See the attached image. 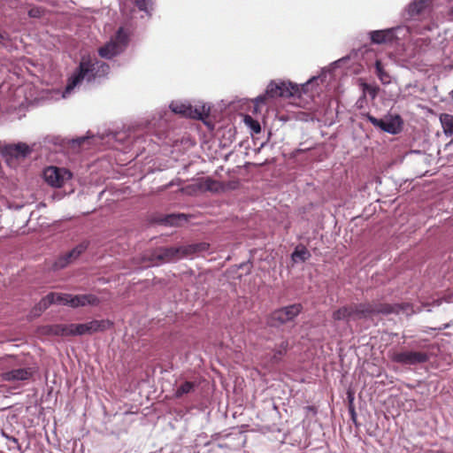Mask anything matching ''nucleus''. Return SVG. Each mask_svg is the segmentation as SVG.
I'll return each instance as SVG.
<instances>
[{"instance_id": "nucleus-1", "label": "nucleus", "mask_w": 453, "mask_h": 453, "mask_svg": "<svg viewBox=\"0 0 453 453\" xmlns=\"http://www.w3.org/2000/svg\"><path fill=\"white\" fill-rule=\"evenodd\" d=\"M109 69L107 64L98 60L96 58L82 57L79 67L68 79L65 88L62 93V97L67 98L84 84L95 82L106 76Z\"/></svg>"}, {"instance_id": "nucleus-2", "label": "nucleus", "mask_w": 453, "mask_h": 453, "mask_svg": "<svg viewBox=\"0 0 453 453\" xmlns=\"http://www.w3.org/2000/svg\"><path fill=\"white\" fill-rule=\"evenodd\" d=\"M397 308L398 307H394L390 304L373 305L369 303L343 306L333 313V318L334 320H356L362 318H365L374 313L389 314L393 312H399V311L396 310ZM399 308L402 310H405L407 315L418 311L414 310L412 305L409 303L403 304Z\"/></svg>"}, {"instance_id": "nucleus-3", "label": "nucleus", "mask_w": 453, "mask_h": 453, "mask_svg": "<svg viewBox=\"0 0 453 453\" xmlns=\"http://www.w3.org/2000/svg\"><path fill=\"white\" fill-rule=\"evenodd\" d=\"M208 247L207 243L202 242L184 247L163 248L157 251V257L162 262H171L188 255L207 250Z\"/></svg>"}, {"instance_id": "nucleus-4", "label": "nucleus", "mask_w": 453, "mask_h": 453, "mask_svg": "<svg viewBox=\"0 0 453 453\" xmlns=\"http://www.w3.org/2000/svg\"><path fill=\"white\" fill-rule=\"evenodd\" d=\"M128 44V34L123 27L118 29L114 36L98 50L103 58L111 59L125 50Z\"/></svg>"}, {"instance_id": "nucleus-5", "label": "nucleus", "mask_w": 453, "mask_h": 453, "mask_svg": "<svg viewBox=\"0 0 453 453\" xmlns=\"http://www.w3.org/2000/svg\"><path fill=\"white\" fill-rule=\"evenodd\" d=\"M173 112L184 117L203 119L210 114L211 107L208 104H202L192 106L188 102L174 101L170 104Z\"/></svg>"}, {"instance_id": "nucleus-6", "label": "nucleus", "mask_w": 453, "mask_h": 453, "mask_svg": "<svg viewBox=\"0 0 453 453\" xmlns=\"http://www.w3.org/2000/svg\"><path fill=\"white\" fill-rule=\"evenodd\" d=\"M299 93V87L291 82H273L272 81L266 88L265 95L258 96L256 98L257 104L265 103L266 96L270 97H289Z\"/></svg>"}, {"instance_id": "nucleus-7", "label": "nucleus", "mask_w": 453, "mask_h": 453, "mask_svg": "<svg viewBox=\"0 0 453 453\" xmlns=\"http://www.w3.org/2000/svg\"><path fill=\"white\" fill-rule=\"evenodd\" d=\"M409 34L406 27L401 26L383 30H375L370 32V38L373 43L381 44L392 42L394 40H399Z\"/></svg>"}, {"instance_id": "nucleus-8", "label": "nucleus", "mask_w": 453, "mask_h": 453, "mask_svg": "<svg viewBox=\"0 0 453 453\" xmlns=\"http://www.w3.org/2000/svg\"><path fill=\"white\" fill-rule=\"evenodd\" d=\"M7 362L12 367L11 370L2 372L1 377L4 381L7 382H19L29 380L35 370L32 367H19L15 368L16 363L15 358L9 357Z\"/></svg>"}, {"instance_id": "nucleus-9", "label": "nucleus", "mask_w": 453, "mask_h": 453, "mask_svg": "<svg viewBox=\"0 0 453 453\" xmlns=\"http://www.w3.org/2000/svg\"><path fill=\"white\" fill-rule=\"evenodd\" d=\"M45 181L53 188L63 187L72 178V173L65 168L49 166L43 171Z\"/></svg>"}, {"instance_id": "nucleus-10", "label": "nucleus", "mask_w": 453, "mask_h": 453, "mask_svg": "<svg viewBox=\"0 0 453 453\" xmlns=\"http://www.w3.org/2000/svg\"><path fill=\"white\" fill-rule=\"evenodd\" d=\"M367 119L370 123H372L375 127L380 128V130L387 132L388 134H396L402 129V119L398 115L395 116H387L384 119H377L372 115L367 116Z\"/></svg>"}, {"instance_id": "nucleus-11", "label": "nucleus", "mask_w": 453, "mask_h": 453, "mask_svg": "<svg viewBox=\"0 0 453 453\" xmlns=\"http://www.w3.org/2000/svg\"><path fill=\"white\" fill-rule=\"evenodd\" d=\"M50 334L57 336H77L88 334L87 324H58L50 326Z\"/></svg>"}, {"instance_id": "nucleus-12", "label": "nucleus", "mask_w": 453, "mask_h": 453, "mask_svg": "<svg viewBox=\"0 0 453 453\" xmlns=\"http://www.w3.org/2000/svg\"><path fill=\"white\" fill-rule=\"evenodd\" d=\"M391 360L404 365H416L426 363L428 360V355L421 351H401L395 352L390 357Z\"/></svg>"}, {"instance_id": "nucleus-13", "label": "nucleus", "mask_w": 453, "mask_h": 453, "mask_svg": "<svg viewBox=\"0 0 453 453\" xmlns=\"http://www.w3.org/2000/svg\"><path fill=\"white\" fill-rule=\"evenodd\" d=\"M100 303L99 298L92 294L76 295L72 296L70 307L78 308L86 305L96 306Z\"/></svg>"}, {"instance_id": "nucleus-14", "label": "nucleus", "mask_w": 453, "mask_h": 453, "mask_svg": "<svg viewBox=\"0 0 453 453\" xmlns=\"http://www.w3.org/2000/svg\"><path fill=\"white\" fill-rule=\"evenodd\" d=\"M86 324L88 327V334H92L97 332H104L107 329H110L113 325V323L109 319H94Z\"/></svg>"}, {"instance_id": "nucleus-15", "label": "nucleus", "mask_w": 453, "mask_h": 453, "mask_svg": "<svg viewBox=\"0 0 453 453\" xmlns=\"http://www.w3.org/2000/svg\"><path fill=\"white\" fill-rule=\"evenodd\" d=\"M7 152L15 157H26L31 153L29 146L24 142H19L17 144L9 145L6 148Z\"/></svg>"}, {"instance_id": "nucleus-16", "label": "nucleus", "mask_w": 453, "mask_h": 453, "mask_svg": "<svg viewBox=\"0 0 453 453\" xmlns=\"http://www.w3.org/2000/svg\"><path fill=\"white\" fill-rule=\"evenodd\" d=\"M52 295H47L44 296L31 311L33 317H38L42 311L47 310L52 304Z\"/></svg>"}, {"instance_id": "nucleus-17", "label": "nucleus", "mask_w": 453, "mask_h": 453, "mask_svg": "<svg viewBox=\"0 0 453 453\" xmlns=\"http://www.w3.org/2000/svg\"><path fill=\"white\" fill-rule=\"evenodd\" d=\"M440 121L446 136L453 135V115L443 113L440 116Z\"/></svg>"}, {"instance_id": "nucleus-18", "label": "nucleus", "mask_w": 453, "mask_h": 453, "mask_svg": "<svg viewBox=\"0 0 453 453\" xmlns=\"http://www.w3.org/2000/svg\"><path fill=\"white\" fill-rule=\"evenodd\" d=\"M375 73L383 85H388L391 82V76L384 70L380 60H376L375 62Z\"/></svg>"}, {"instance_id": "nucleus-19", "label": "nucleus", "mask_w": 453, "mask_h": 453, "mask_svg": "<svg viewBox=\"0 0 453 453\" xmlns=\"http://www.w3.org/2000/svg\"><path fill=\"white\" fill-rule=\"evenodd\" d=\"M196 384L193 381H184L176 388L174 395L178 398L181 397L182 395L192 392L196 388Z\"/></svg>"}, {"instance_id": "nucleus-20", "label": "nucleus", "mask_w": 453, "mask_h": 453, "mask_svg": "<svg viewBox=\"0 0 453 453\" xmlns=\"http://www.w3.org/2000/svg\"><path fill=\"white\" fill-rule=\"evenodd\" d=\"M310 256L309 250L304 246H297L292 253V260L296 263L304 262Z\"/></svg>"}, {"instance_id": "nucleus-21", "label": "nucleus", "mask_w": 453, "mask_h": 453, "mask_svg": "<svg viewBox=\"0 0 453 453\" xmlns=\"http://www.w3.org/2000/svg\"><path fill=\"white\" fill-rule=\"evenodd\" d=\"M88 247V242L83 241L75 246L72 250L67 252L68 257L73 262L76 260Z\"/></svg>"}, {"instance_id": "nucleus-22", "label": "nucleus", "mask_w": 453, "mask_h": 453, "mask_svg": "<svg viewBox=\"0 0 453 453\" xmlns=\"http://www.w3.org/2000/svg\"><path fill=\"white\" fill-rule=\"evenodd\" d=\"M48 295H52V304L58 303V304H63V305H68L70 306V301L72 299L73 295L71 294H65V293H49Z\"/></svg>"}, {"instance_id": "nucleus-23", "label": "nucleus", "mask_w": 453, "mask_h": 453, "mask_svg": "<svg viewBox=\"0 0 453 453\" xmlns=\"http://www.w3.org/2000/svg\"><path fill=\"white\" fill-rule=\"evenodd\" d=\"M2 435L7 441L6 445L9 451H11L12 453H22L21 448L16 438L6 434L4 432L2 433Z\"/></svg>"}, {"instance_id": "nucleus-24", "label": "nucleus", "mask_w": 453, "mask_h": 453, "mask_svg": "<svg viewBox=\"0 0 453 453\" xmlns=\"http://www.w3.org/2000/svg\"><path fill=\"white\" fill-rule=\"evenodd\" d=\"M90 140H95V137L80 136L71 141V147L73 150L84 148L86 144L90 145Z\"/></svg>"}, {"instance_id": "nucleus-25", "label": "nucleus", "mask_w": 453, "mask_h": 453, "mask_svg": "<svg viewBox=\"0 0 453 453\" xmlns=\"http://www.w3.org/2000/svg\"><path fill=\"white\" fill-rule=\"evenodd\" d=\"M431 0H414L411 4H410L408 7V12L411 17H414L418 15V10L417 9L418 4H421V7H426Z\"/></svg>"}, {"instance_id": "nucleus-26", "label": "nucleus", "mask_w": 453, "mask_h": 453, "mask_svg": "<svg viewBox=\"0 0 453 453\" xmlns=\"http://www.w3.org/2000/svg\"><path fill=\"white\" fill-rule=\"evenodd\" d=\"M203 188L208 191L218 192L220 189V184L217 180L206 178L203 182Z\"/></svg>"}, {"instance_id": "nucleus-27", "label": "nucleus", "mask_w": 453, "mask_h": 453, "mask_svg": "<svg viewBox=\"0 0 453 453\" xmlns=\"http://www.w3.org/2000/svg\"><path fill=\"white\" fill-rule=\"evenodd\" d=\"M186 216L184 214H172L167 216L165 223L171 226H178L182 221H186Z\"/></svg>"}, {"instance_id": "nucleus-28", "label": "nucleus", "mask_w": 453, "mask_h": 453, "mask_svg": "<svg viewBox=\"0 0 453 453\" xmlns=\"http://www.w3.org/2000/svg\"><path fill=\"white\" fill-rule=\"evenodd\" d=\"M73 261L68 257V254H65L64 256L59 257L54 263L53 267L56 270L63 269L66 267Z\"/></svg>"}, {"instance_id": "nucleus-29", "label": "nucleus", "mask_w": 453, "mask_h": 453, "mask_svg": "<svg viewBox=\"0 0 453 453\" xmlns=\"http://www.w3.org/2000/svg\"><path fill=\"white\" fill-rule=\"evenodd\" d=\"M134 2L140 11L150 13L152 8L153 0H134Z\"/></svg>"}, {"instance_id": "nucleus-30", "label": "nucleus", "mask_w": 453, "mask_h": 453, "mask_svg": "<svg viewBox=\"0 0 453 453\" xmlns=\"http://www.w3.org/2000/svg\"><path fill=\"white\" fill-rule=\"evenodd\" d=\"M244 122L255 134L260 133L261 127L257 120L252 119V117L248 115L245 116Z\"/></svg>"}, {"instance_id": "nucleus-31", "label": "nucleus", "mask_w": 453, "mask_h": 453, "mask_svg": "<svg viewBox=\"0 0 453 453\" xmlns=\"http://www.w3.org/2000/svg\"><path fill=\"white\" fill-rule=\"evenodd\" d=\"M301 309L302 307L300 304H292L283 308L290 319H293L295 317H296L300 313Z\"/></svg>"}, {"instance_id": "nucleus-32", "label": "nucleus", "mask_w": 453, "mask_h": 453, "mask_svg": "<svg viewBox=\"0 0 453 453\" xmlns=\"http://www.w3.org/2000/svg\"><path fill=\"white\" fill-rule=\"evenodd\" d=\"M272 318H273V320H277L280 323H286V322L291 320L289 319V317L288 316V314L283 310V308L274 311L273 313V317Z\"/></svg>"}, {"instance_id": "nucleus-33", "label": "nucleus", "mask_w": 453, "mask_h": 453, "mask_svg": "<svg viewBox=\"0 0 453 453\" xmlns=\"http://www.w3.org/2000/svg\"><path fill=\"white\" fill-rule=\"evenodd\" d=\"M288 343V342L282 341L279 349L276 350L275 354L273 357L274 362H278L280 359V357L286 353Z\"/></svg>"}, {"instance_id": "nucleus-34", "label": "nucleus", "mask_w": 453, "mask_h": 453, "mask_svg": "<svg viewBox=\"0 0 453 453\" xmlns=\"http://www.w3.org/2000/svg\"><path fill=\"white\" fill-rule=\"evenodd\" d=\"M363 89L365 94H368L372 99H374L377 96L379 88L375 86H372L365 83L363 85Z\"/></svg>"}, {"instance_id": "nucleus-35", "label": "nucleus", "mask_w": 453, "mask_h": 453, "mask_svg": "<svg viewBox=\"0 0 453 453\" xmlns=\"http://www.w3.org/2000/svg\"><path fill=\"white\" fill-rule=\"evenodd\" d=\"M44 11L41 7H33L28 11V16L31 18H40L42 16Z\"/></svg>"}, {"instance_id": "nucleus-36", "label": "nucleus", "mask_w": 453, "mask_h": 453, "mask_svg": "<svg viewBox=\"0 0 453 453\" xmlns=\"http://www.w3.org/2000/svg\"><path fill=\"white\" fill-rule=\"evenodd\" d=\"M426 7H421V4H418L417 5V9H419L418 10V14L425 9Z\"/></svg>"}, {"instance_id": "nucleus-37", "label": "nucleus", "mask_w": 453, "mask_h": 453, "mask_svg": "<svg viewBox=\"0 0 453 453\" xmlns=\"http://www.w3.org/2000/svg\"><path fill=\"white\" fill-rule=\"evenodd\" d=\"M4 39V34L0 31V42Z\"/></svg>"}, {"instance_id": "nucleus-38", "label": "nucleus", "mask_w": 453, "mask_h": 453, "mask_svg": "<svg viewBox=\"0 0 453 453\" xmlns=\"http://www.w3.org/2000/svg\"><path fill=\"white\" fill-rule=\"evenodd\" d=\"M315 79H316V77H312L311 80L308 81V83L311 82Z\"/></svg>"}, {"instance_id": "nucleus-39", "label": "nucleus", "mask_w": 453, "mask_h": 453, "mask_svg": "<svg viewBox=\"0 0 453 453\" xmlns=\"http://www.w3.org/2000/svg\"><path fill=\"white\" fill-rule=\"evenodd\" d=\"M441 302L440 300H437V301H436V304H437V305H440V304H441Z\"/></svg>"}, {"instance_id": "nucleus-40", "label": "nucleus", "mask_w": 453, "mask_h": 453, "mask_svg": "<svg viewBox=\"0 0 453 453\" xmlns=\"http://www.w3.org/2000/svg\"><path fill=\"white\" fill-rule=\"evenodd\" d=\"M451 13L453 14V5H452V8H451Z\"/></svg>"}]
</instances>
